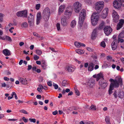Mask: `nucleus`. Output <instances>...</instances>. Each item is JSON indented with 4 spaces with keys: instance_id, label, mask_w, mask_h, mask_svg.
<instances>
[{
    "instance_id": "obj_1",
    "label": "nucleus",
    "mask_w": 124,
    "mask_h": 124,
    "mask_svg": "<svg viewBox=\"0 0 124 124\" xmlns=\"http://www.w3.org/2000/svg\"><path fill=\"white\" fill-rule=\"evenodd\" d=\"M109 81L110 82L109 90V94H110L112 93V90L114 89V87H118L119 85L121 86L123 85L122 79L119 77H116L115 80L111 78Z\"/></svg>"
},
{
    "instance_id": "obj_2",
    "label": "nucleus",
    "mask_w": 124,
    "mask_h": 124,
    "mask_svg": "<svg viewBox=\"0 0 124 124\" xmlns=\"http://www.w3.org/2000/svg\"><path fill=\"white\" fill-rule=\"evenodd\" d=\"M86 16V11L85 9H82L81 11L79 17L78 23L80 27H81L82 26Z\"/></svg>"
},
{
    "instance_id": "obj_3",
    "label": "nucleus",
    "mask_w": 124,
    "mask_h": 124,
    "mask_svg": "<svg viewBox=\"0 0 124 124\" xmlns=\"http://www.w3.org/2000/svg\"><path fill=\"white\" fill-rule=\"evenodd\" d=\"M50 15V11L48 8H46L43 11L42 15L43 18L46 21L49 19Z\"/></svg>"
},
{
    "instance_id": "obj_4",
    "label": "nucleus",
    "mask_w": 124,
    "mask_h": 124,
    "mask_svg": "<svg viewBox=\"0 0 124 124\" xmlns=\"http://www.w3.org/2000/svg\"><path fill=\"white\" fill-rule=\"evenodd\" d=\"M82 5L78 1L76 2L73 4V11L76 13H78L81 9Z\"/></svg>"
},
{
    "instance_id": "obj_5",
    "label": "nucleus",
    "mask_w": 124,
    "mask_h": 124,
    "mask_svg": "<svg viewBox=\"0 0 124 124\" xmlns=\"http://www.w3.org/2000/svg\"><path fill=\"white\" fill-rule=\"evenodd\" d=\"M104 3L102 1L97 2L95 4V9L99 13H100L104 7Z\"/></svg>"
},
{
    "instance_id": "obj_6",
    "label": "nucleus",
    "mask_w": 124,
    "mask_h": 124,
    "mask_svg": "<svg viewBox=\"0 0 124 124\" xmlns=\"http://www.w3.org/2000/svg\"><path fill=\"white\" fill-rule=\"evenodd\" d=\"M99 16L96 12L93 13L91 17V21L92 24L93 26L95 25L99 20Z\"/></svg>"
},
{
    "instance_id": "obj_7",
    "label": "nucleus",
    "mask_w": 124,
    "mask_h": 124,
    "mask_svg": "<svg viewBox=\"0 0 124 124\" xmlns=\"http://www.w3.org/2000/svg\"><path fill=\"white\" fill-rule=\"evenodd\" d=\"M123 2L122 0H115L113 2V6L115 8L118 9L122 6Z\"/></svg>"
},
{
    "instance_id": "obj_8",
    "label": "nucleus",
    "mask_w": 124,
    "mask_h": 124,
    "mask_svg": "<svg viewBox=\"0 0 124 124\" xmlns=\"http://www.w3.org/2000/svg\"><path fill=\"white\" fill-rule=\"evenodd\" d=\"M16 15L19 17H27V11L26 10L19 11L16 13Z\"/></svg>"
},
{
    "instance_id": "obj_9",
    "label": "nucleus",
    "mask_w": 124,
    "mask_h": 124,
    "mask_svg": "<svg viewBox=\"0 0 124 124\" xmlns=\"http://www.w3.org/2000/svg\"><path fill=\"white\" fill-rule=\"evenodd\" d=\"M30 15L28 17V22L29 26L31 27L34 25V16L31 13L30 14Z\"/></svg>"
},
{
    "instance_id": "obj_10",
    "label": "nucleus",
    "mask_w": 124,
    "mask_h": 124,
    "mask_svg": "<svg viewBox=\"0 0 124 124\" xmlns=\"http://www.w3.org/2000/svg\"><path fill=\"white\" fill-rule=\"evenodd\" d=\"M104 32L106 35H109L112 31V29L109 26H106L104 29Z\"/></svg>"
},
{
    "instance_id": "obj_11",
    "label": "nucleus",
    "mask_w": 124,
    "mask_h": 124,
    "mask_svg": "<svg viewBox=\"0 0 124 124\" xmlns=\"http://www.w3.org/2000/svg\"><path fill=\"white\" fill-rule=\"evenodd\" d=\"M112 16L114 21L116 23L118 22L119 20V16L116 12L115 10L112 11Z\"/></svg>"
},
{
    "instance_id": "obj_12",
    "label": "nucleus",
    "mask_w": 124,
    "mask_h": 124,
    "mask_svg": "<svg viewBox=\"0 0 124 124\" xmlns=\"http://www.w3.org/2000/svg\"><path fill=\"white\" fill-rule=\"evenodd\" d=\"M118 44V41L117 39L114 40L111 45L112 49L113 50H114L116 49Z\"/></svg>"
},
{
    "instance_id": "obj_13",
    "label": "nucleus",
    "mask_w": 124,
    "mask_h": 124,
    "mask_svg": "<svg viewBox=\"0 0 124 124\" xmlns=\"http://www.w3.org/2000/svg\"><path fill=\"white\" fill-rule=\"evenodd\" d=\"M72 13V10L71 8H67L64 14V16L66 18H69L71 15Z\"/></svg>"
},
{
    "instance_id": "obj_14",
    "label": "nucleus",
    "mask_w": 124,
    "mask_h": 124,
    "mask_svg": "<svg viewBox=\"0 0 124 124\" xmlns=\"http://www.w3.org/2000/svg\"><path fill=\"white\" fill-rule=\"evenodd\" d=\"M108 11L107 8H105L103 10L101 13V17L103 18L104 19L107 17L108 13Z\"/></svg>"
},
{
    "instance_id": "obj_15",
    "label": "nucleus",
    "mask_w": 124,
    "mask_h": 124,
    "mask_svg": "<svg viewBox=\"0 0 124 124\" xmlns=\"http://www.w3.org/2000/svg\"><path fill=\"white\" fill-rule=\"evenodd\" d=\"M42 18V16L40 12H38L37 15L36 23L37 25L39 24L40 21Z\"/></svg>"
},
{
    "instance_id": "obj_16",
    "label": "nucleus",
    "mask_w": 124,
    "mask_h": 124,
    "mask_svg": "<svg viewBox=\"0 0 124 124\" xmlns=\"http://www.w3.org/2000/svg\"><path fill=\"white\" fill-rule=\"evenodd\" d=\"M124 23V20H120V21L117 24V25L116 29L118 30L121 28L123 25Z\"/></svg>"
},
{
    "instance_id": "obj_17",
    "label": "nucleus",
    "mask_w": 124,
    "mask_h": 124,
    "mask_svg": "<svg viewBox=\"0 0 124 124\" xmlns=\"http://www.w3.org/2000/svg\"><path fill=\"white\" fill-rule=\"evenodd\" d=\"M94 84V80L93 79L90 80L87 83V85L90 87H93Z\"/></svg>"
},
{
    "instance_id": "obj_18",
    "label": "nucleus",
    "mask_w": 124,
    "mask_h": 124,
    "mask_svg": "<svg viewBox=\"0 0 124 124\" xmlns=\"http://www.w3.org/2000/svg\"><path fill=\"white\" fill-rule=\"evenodd\" d=\"M74 68L72 66H67L66 67L65 70L68 72H71L74 71Z\"/></svg>"
},
{
    "instance_id": "obj_19",
    "label": "nucleus",
    "mask_w": 124,
    "mask_h": 124,
    "mask_svg": "<svg viewBox=\"0 0 124 124\" xmlns=\"http://www.w3.org/2000/svg\"><path fill=\"white\" fill-rule=\"evenodd\" d=\"M65 6L64 5H61L60 6L59 9V12L60 14L64 11L65 8Z\"/></svg>"
},
{
    "instance_id": "obj_20",
    "label": "nucleus",
    "mask_w": 124,
    "mask_h": 124,
    "mask_svg": "<svg viewBox=\"0 0 124 124\" xmlns=\"http://www.w3.org/2000/svg\"><path fill=\"white\" fill-rule=\"evenodd\" d=\"M47 65L45 61L44 60H43L42 63L41 64V67L43 70L46 69L47 67Z\"/></svg>"
},
{
    "instance_id": "obj_21",
    "label": "nucleus",
    "mask_w": 124,
    "mask_h": 124,
    "mask_svg": "<svg viewBox=\"0 0 124 124\" xmlns=\"http://www.w3.org/2000/svg\"><path fill=\"white\" fill-rule=\"evenodd\" d=\"M19 80L23 84L26 85L27 84V81L25 79L20 78L19 79Z\"/></svg>"
},
{
    "instance_id": "obj_22",
    "label": "nucleus",
    "mask_w": 124,
    "mask_h": 124,
    "mask_svg": "<svg viewBox=\"0 0 124 124\" xmlns=\"http://www.w3.org/2000/svg\"><path fill=\"white\" fill-rule=\"evenodd\" d=\"M3 53L6 56H8L10 54V51L7 49L4 50L3 51Z\"/></svg>"
},
{
    "instance_id": "obj_23",
    "label": "nucleus",
    "mask_w": 124,
    "mask_h": 124,
    "mask_svg": "<svg viewBox=\"0 0 124 124\" xmlns=\"http://www.w3.org/2000/svg\"><path fill=\"white\" fill-rule=\"evenodd\" d=\"M61 24L63 26H66L67 25V23L64 18H63L62 19Z\"/></svg>"
},
{
    "instance_id": "obj_24",
    "label": "nucleus",
    "mask_w": 124,
    "mask_h": 124,
    "mask_svg": "<svg viewBox=\"0 0 124 124\" xmlns=\"http://www.w3.org/2000/svg\"><path fill=\"white\" fill-rule=\"evenodd\" d=\"M97 36L96 33V29H94L93 32L91 36V38L92 39H94Z\"/></svg>"
},
{
    "instance_id": "obj_25",
    "label": "nucleus",
    "mask_w": 124,
    "mask_h": 124,
    "mask_svg": "<svg viewBox=\"0 0 124 124\" xmlns=\"http://www.w3.org/2000/svg\"><path fill=\"white\" fill-rule=\"evenodd\" d=\"M94 65L92 63H89L88 67V70L89 71H92L93 69Z\"/></svg>"
},
{
    "instance_id": "obj_26",
    "label": "nucleus",
    "mask_w": 124,
    "mask_h": 124,
    "mask_svg": "<svg viewBox=\"0 0 124 124\" xmlns=\"http://www.w3.org/2000/svg\"><path fill=\"white\" fill-rule=\"evenodd\" d=\"M101 78H103V74L101 73H100L97 74V79H96L97 81H98Z\"/></svg>"
},
{
    "instance_id": "obj_27",
    "label": "nucleus",
    "mask_w": 124,
    "mask_h": 124,
    "mask_svg": "<svg viewBox=\"0 0 124 124\" xmlns=\"http://www.w3.org/2000/svg\"><path fill=\"white\" fill-rule=\"evenodd\" d=\"M76 24V22L75 20H72L70 26L72 28H74Z\"/></svg>"
},
{
    "instance_id": "obj_28",
    "label": "nucleus",
    "mask_w": 124,
    "mask_h": 124,
    "mask_svg": "<svg viewBox=\"0 0 124 124\" xmlns=\"http://www.w3.org/2000/svg\"><path fill=\"white\" fill-rule=\"evenodd\" d=\"M5 16V15L2 13H0V22L1 23L3 21V17Z\"/></svg>"
},
{
    "instance_id": "obj_29",
    "label": "nucleus",
    "mask_w": 124,
    "mask_h": 124,
    "mask_svg": "<svg viewBox=\"0 0 124 124\" xmlns=\"http://www.w3.org/2000/svg\"><path fill=\"white\" fill-rule=\"evenodd\" d=\"M105 120L107 124H111L110 122L109 118L108 116H107L106 117Z\"/></svg>"
},
{
    "instance_id": "obj_30",
    "label": "nucleus",
    "mask_w": 124,
    "mask_h": 124,
    "mask_svg": "<svg viewBox=\"0 0 124 124\" xmlns=\"http://www.w3.org/2000/svg\"><path fill=\"white\" fill-rule=\"evenodd\" d=\"M24 28H26L28 26V24L27 23L24 22L21 25Z\"/></svg>"
},
{
    "instance_id": "obj_31",
    "label": "nucleus",
    "mask_w": 124,
    "mask_h": 124,
    "mask_svg": "<svg viewBox=\"0 0 124 124\" xmlns=\"http://www.w3.org/2000/svg\"><path fill=\"white\" fill-rule=\"evenodd\" d=\"M118 37L123 38L124 37V31L120 32L118 36Z\"/></svg>"
},
{
    "instance_id": "obj_32",
    "label": "nucleus",
    "mask_w": 124,
    "mask_h": 124,
    "mask_svg": "<svg viewBox=\"0 0 124 124\" xmlns=\"http://www.w3.org/2000/svg\"><path fill=\"white\" fill-rule=\"evenodd\" d=\"M68 84V83L67 81L65 80L63 81L62 83V85L63 86H67Z\"/></svg>"
},
{
    "instance_id": "obj_33",
    "label": "nucleus",
    "mask_w": 124,
    "mask_h": 124,
    "mask_svg": "<svg viewBox=\"0 0 124 124\" xmlns=\"http://www.w3.org/2000/svg\"><path fill=\"white\" fill-rule=\"evenodd\" d=\"M119 97L121 98H124V93L123 92H120L119 93V94H118Z\"/></svg>"
},
{
    "instance_id": "obj_34",
    "label": "nucleus",
    "mask_w": 124,
    "mask_h": 124,
    "mask_svg": "<svg viewBox=\"0 0 124 124\" xmlns=\"http://www.w3.org/2000/svg\"><path fill=\"white\" fill-rule=\"evenodd\" d=\"M76 52L78 53L81 54L84 53V52L83 50L80 49H78L76 50Z\"/></svg>"
},
{
    "instance_id": "obj_35",
    "label": "nucleus",
    "mask_w": 124,
    "mask_h": 124,
    "mask_svg": "<svg viewBox=\"0 0 124 124\" xmlns=\"http://www.w3.org/2000/svg\"><path fill=\"white\" fill-rule=\"evenodd\" d=\"M96 106L94 105H92L90 108V109L92 110H96Z\"/></svg>"
},
{
    "instance_id": "obj_36",
    "label": "nucleus",
    "mask_w": 124,
    "mask_h": 124,
    "mask_svg": "<svg viewBox=\"0 0 124 124\" xmlns=\"http://www.w3.org/2000/svg\"><path fill=\"white\" fill-rule=\"evenodd\" d=\"M36 53L38 55H40L42 54V52L39 49H36Z\"/></svg>"
},
{
    "instance_id": "obj_37",
    "label": "nucleus",
    "mask_w": 124,
    "mask_h": 124,
    "mask_svg": "<svg viewBox=\"0 0 124 124\" xmlns=\"http://www.w3.org/2000/svg\"><path fill=\"white\" fill-rule=\"evenodd\" d=\"M105 23L103 22H102L99 26V28L100 29H102Z\"/></svg>"
},
{
    "instance_id": "obj_38",
    "label": "nucleus",
    "mask_w": 124,
    "mask_h": 124,
    "mask_svg": "<svg viewBox=\"0 0 124 124\" xmlns=\"http://www.w3.org/2000/svg\"><path fill=\"white\" fill-rule=\"evenodd\" d=\"M100 46L104 48H105L106 46V44L104 41H102L101 42L100 44Z\"/></svg>"
},
{
    "instance_id": "obj_39",
    "label": "nucleus",
    "mask_w": 124,
    "mask_h": 124,
    "mask_svg": "<svg viewBox=\"0 0 124 124\" xmlns=\"http://www.w3.org/2000/svg\"><path fill=\"white\" fill-rule=\"evenodd\" d=\"M40 7V4H36L35 7V8L37 10H39Z\"/></svg>"
},
{
    "instance_id": "obj_40",
    "label": "nucleus",
    "mask_w": 124,
    "mask_h": 124,
    "mask_svg": "<svg viewBox=\"0 0 124 124\" xmlns=\"http://www.w3.org/2000/svg\"><path fill=\"white\" fill-rule=\"evenodd\" d=\"M107 84L106 83H104L102 84L101 85V87L102 88H105L107 86Z\"/></svg>"
},
{
    "instance_id": "obj_41",
    "label": "nucleus",
    "mask_w": 124,
    "mask_h": 124,
    "mask_svg": "<svg viewBox=\"0 0 124 124\" xmlns=\"http://www.w3.org/2000/svg\"><path fill=\"white\" fill-rule=\"evenodd\" d=\"M118 39L117 40L118 41V43L119 42L122 43L124 42V39H122V38L118 37Z\"/></svg>"
},
{
    "instance_id": "obj_42",
    "label": "nucleus",
    "mask_w": 124,
    "mask_h": 124,
    "mask_svg": "<svg viewBox=\"0 0 124 124\" xmlns=\"http://www.w3.org/2000/svg\"><path fill=\"white\" fill-rule=\"evenodd\" d=\"M29 121L31 122L35 123L36 121V119L34 118H30L29 119Z\"/></svg>"
},
{
    "instance_id": "obj_43",
    "label": "nucleus",
    "mask_w": 124,
    "mask_h": 124,
    "mask_svg": "<svg viewBox=\"0 0 124 124\" xmlns=\"http://www.w3.org/2000/svg\"><path fill=\"white\" fill-rule=\"evenodd\" d=\"M19 112H20L23 113L25 114H28V113L26 111L24 110L23 109H22L19 110Z\"/></svg>"
},
{
    "instance_id": "obj_44",
    "label": "nucleus",
    "mask_w": 124,
    "mask_h": 124,
    "mask_svg": "<svg viewBox=\"0 0 124 124\" xmlns=\"http://www.w3.org/2000/svg\"><path fill=\"white\" fill-rule=\"evenodd\" d=\"M75 93L78 96H79L80 95V93L78 90V89H76L75 90Z\"/></svg>"
},
{
    "instance_id": "obj_45",
    "label": "nucleus",
    "mask_w": 124,
    "mask_h": 124,
    "mask_svg": "<svg viewBox=\"0 0 124 124\" xmlns=\"http://www.w3.org/2000/svg\"><path fill=\"white\" fill-rule=\"evenodd\" d=\"M56 27L57 30L58 31H59L60 30V23H57L56 24Z\"/></svg>"
},
{
    "instance_id": "obj_46",
    "label": "nucleus",
    "mask_w": 124,
    "mask_h": 124,
    "mask_svg": "<svg viewBox=\"0 0 124 124\" xmlns=\"http://www.w3.org/2000/svg\"><path fill=\"white\" fill-rule=\"evenodd\" d=\"M23 120L25 123H26L28 121V119H26L24 117H23L22 118Z\"/></svg>"
},
{
    "instance_id": "obj_47",
    "label": "nucleus",
    "mask_w": 124,
    "mask_h": 124,
    "mask_svg": "<svg viewBox=\"0 0 124 124\" xmlns=\"http://www.w3.org/2000/svg\"><path fill=\"white\" fill-rule=\"evenodd\" d=\"M53 86L54 87V88L55 89H56L58 88V85L55 83H53Z\"/></svg>"
},
{
    "instance_id": "obj_48",
    "label": "nucleus",
    "mask_w": 124,
    "mask_h": 124,
    "mask_svg": "<svg viewBox=\"0 0 124 124\" xmlns=\"http://www.w3.org/2000/svg\"><path fill=\"white\" fill-rule=\"evenodd\" d=\"M85 1L89 4H91L92 3L91 0H85Z\"/></svg>"
},
{
    "instance_id": "obj_49",
    "label": "nucleus",
    "mask_w": 124,
    "mask_h": 124,
    "mask_svg": "<svg viewBox=\"0 0 124 124\" xmlns=\"http://www.w3.org/2000/svg\"><path fill=\"white\" fill-rule=\"evenodd\" d=\"M39 57L38 56L36 55H34V59L35 60H36L38 59H39Z\"/></svg>"
},
{
    "instance_id": "obj_50",
    "label": "nucleus",
    "mask_w": 124,
    "mask_h": 124,
    "mask_svg": "<svg viewBox=\"0 0 124 124\" xmlns=\"http://www.w3.org/2000/svg\"><path fill=\"white\" fill-rule=\"evenodd\" d=\"M79 44H80L79 42H75L74 43V44L75 45L78 47H79Z\"/></svg>"
},
{
    "instance_id": "obj_51",
    "label": "nucleus",
    "mask_w": 124,
    "mask_h": 124,
    "mask_svg": "<svg viewBox=\"0 0 124 124\" xmlns=\"http://www.w3.org/2000/svg\"><path fill=\"white\" fill-rule=\"evenodd\" d=\"M5 39L9 41H11L12 40L10 37L8 36H6Z\"/></svg>"
},
{
    "instance_id": "obj_52",
    "label": "nucleus",
    "mask_w": 124,
    "mask_h": 124,
    "mask_svg": "<svg viewBox=\"0 0 124 124\" xmlns=\"http://www.w3.org/2000/svg\"><path fill=\"white\" fill-rule=\"evenodd\" d=\"M33 34L34 36H37V37H40V36L38 35V34L37 33L35 32H33Z\"/></svg>"
},
{
    "instance_id": "obj_53",
    "label": "nucleus",
    "mask_w": 124,
    "mask_h": 124,
    "mask_svg": "<svg viewBox=\"0 0 124 124\" xmlns=\"http://www.w3.org/2000/svg\"><path fill=\"white\" fill-rule=\"evenodd\" d=\"M107 59L108 60L110 61L112 59V57L111 56H108L107 57Z\"/></svg>"
},
{
    "instance_id": "obj_54",
    "label": "nucleus",
    "mask_w": 124,
    "mask_h": 124,
    "mask_svg": "<svg viewBox=\"0 0 124 124\" xmlns=\"http://www.w3.org/2000/svg\"><path fill=\"white\" fill-rule=\"evenodd\" d=\"M79 47L81 46H85V44L81 43L79 42Z\"/></svg>"
},
{
    "instance_id": "obj_55",
    "label": "nucleus",
    "mask_w": 124,
    "mask_h": 124,
    "mask_svg": "<svg viewBox=\"0 0 124 124\" xmlns=\"http://www.w3.org/2000/svg\"><path fill=\"white\" fill-rule=\"evenodd\" d=\"M17 120V119H8V121H16Z\"/></svg>"
},
{
    "instance_id": "obj_56",
    "label": "nucleus",
    "mask_w": 124,
    "mask_h": 124,
    "mask_svg": "<svg viewBox=\"0 0 124 124\" xmlns=\"http://www.w3.org/2000/svg\"><path fill=\"white\" fill-rule=\"evenodd\" d=\"M58 112L57 111V110H56L55 111H54L52 113V114H53V115H55L56 114H58Z\"/></svg>"
},
{
    "instance_id": "obj_57",
    "label": "nucleus",
    "mask_w": 124,
    "mask_h": 124,
    "mask_svg": "<svg viewBox=\"0 0 124 124\" xmlns=\"http://www.w3.org/2000/svg\"><path fill=\"white\" fill-rule=\"evenodd\" d=\"M4 79L5 80L7 81H8L9 80V79L8 78H7V77H4Z\"/></svg>"
},
{
    "instance_id": "obj_58",
    "label": "nucleus",
    "mask_w": 124,
    "mask_h": 124,
    "mask_svg": "<svg viewBox=\"0 0 124 124\" xmlns=\"http://www.w3.org/2000/svg\"><path fill=\"white\" fill-rule=\"evenodd\" d=\"M28 68L27 69V70H30L32 68V66L31 65H28Z\"/></svg>"
},
{
    "instance_id": "obj_59",
    "label": "nucleus",
    "mask_w": 124,
    "mask_h": 124,
    "mask_svg": "<svg viewBox=\"0 0 124 124\" xmlns=\"http://www.w3.org/2000/svg\"><path fill=\"white\" fill-rule=\"evenodd\" d=\"M41 97V96L40 95H38L36 96V98L38 99H40Z\"/></svg>"
},
{
    "instance_id": "obj_60",
    "label": "nucleus",
    "mask_w": 124,
    "mask_h": 124,
    "mask_svg": "<svg viewBox=\"0 0 124 124\" xmlns=\"http://www.w3.org/2000/svg\"><path fill=\"white\" fill-rule=\"evenodd\" d=\"M50 49L51 50V51H52L53 52H56L57 51L55 50V49L53 48H52L51 47L50 48Z\"/></svg>"
},
{
    "instance_id": "obj_61",
    "label": "nucleus",
    "mask_w": 124,
    "mask_h": 124,
    "mask_svg": "<svg viewBox=\"0 0 124 124\" xmlns=\"http://www.w3.org/2000/svg\"><path fill=\"white\" fill-rule=\"evenodd\" d=\"M24 44V43L23 42H21L19 43V45L20 46H22Z\"/></svg>"
},
{
    "instance_id": "obj_62",
    "label": "nucleus",
    "mask_w": 124,
    "mask_h": 124,
    "mask_svg": "<svg viewBox=\"0 0 124 124\" xmlns=\"http://www.w3.org/2000/svg\"><path fill=\"white\" fill-rule=\"evenodd\" d=\"M2 86L3 87H5L6 86V84L5 83H3L2 84Z\"/></svg>"
},
{
    "instance_id": "obj_63",
    "label": "nucleus",
    "mask_w": 124,
    "mask_h": 124,
    "mask_svg": "<svg viewBox=\"0 0 124 124\" xmlns=\"http://www.w3.org/2000/svg\"><path fill=\"white\" fill-rule=\"evenodd\" d=\"M39 87L41 89H42L44 88V87L42 85L40 84H39Z\"/></svg>"
},
{
    "instance_id": "obj_64",
    "label": "nucleus",
    "mask_w": 124,
    "mask_h": 124,
    "mask_svg": "<svg viewBox=\"0 0 124 124\" xmlns=\"http://www.w3.org/2000/svg\"><path fill=\"white\" fill-rule=\"evenodd\" d=\"M85 124H93V123L91 122H85Z\"/></svg>"
}]
</instances>
